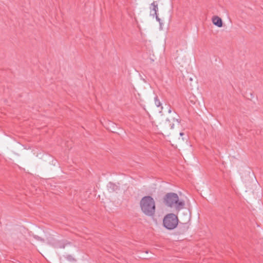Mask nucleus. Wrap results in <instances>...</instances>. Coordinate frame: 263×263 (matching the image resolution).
<instances>
[{"label":"nucleus","instance_id":"39448f33","mask_svg":"<svg viewBox=\"0 0 263 263\" xmlns=\"http://www.w3.org/2000/svg\"><path fill=\"white\" fill-rule=\"evenodd\" d=\"M212 23L215 26L218 27H221L222 26V21L220 17L218 16H214L212 17Z\"/></svg>","mask_w":263,"mask_h":263},{"label":"nucleus","instance_id":"f8f14e48","mask_svg":"<svg viewBox=\"0 0 263 263\" xmlns=\"http://www.w3.org/2000/svg\"><path fill=\"white\" fill-rule=\"evenodd\" d=\"M154 16H155V17H156V18L157 21L158 22H159V23L161 24V22H160L161 20H160V18L158 16L157 14H156V15H154Z\"/></svg>","mask_w":263,"mask_h":263},{"label":"nucleus","instance_id":"0eeeda50","mask_svg":"<svg viewBox=\"0 0 263 263\" xmlns=\"http://www.w3.org/2000/svg\"><path fill=\"white\" fill-rule=\"evenodd\" d=\"M151 5L153 7V10L154 11V13L152 15L154 16V15L157 14V11H158V4L156 2H153Z\"/></svg>","mask_w":263,"mask_h":263},{"label":"nucleus","instance_id":"7ed1b4c3","mask_svg":"<svg viewBox=\"0 0 263 263\" xmlns=\"http://www.w3.org/2000/svg\"><path fill=\"white\" fill-rule=\"evenodd\" d=\"M163 223L164 227L167 229L173 230L178 225V217L174 214H168L164 217Z\"/></svg>","mask_w":263,"mask_h":263},{"label":"nucleus","instance_id":"ddd939ff","mask_svg":"<svg viewBox=\"0 0 263 263\" xmlns=\"http://www.w3.org/2000/svg\"><path fill=\"white\" fill-rule=\"evenodd\" d=\"M184 135V134L183 133H180V136H183Z\"/></svg>","mask_w":263,"mask_h":263},{"label":"nucleus","instance_id":"423d86ee","mask_svg":"<svg viewBox=\"0 0 263 263\" xmlns=\"http://www.w3.org/2000/svg\"><path fill=\"white\" fill-rule=\"evenodd\" d=\"M107 187L111 192H116L119 190V187L116 184L109 182L107 185Z\"/></svg>","mask_w":263,"mask_h":263},{"label":"nucleus","instance_id":"f03ea898","mask_svg":"<svg viewBox=\"0 0 263 263\" xmlns=\"http://www.w3.org/2000/svg\"><path fill=\"white\" fill-rule=\"evenodd\" d=\"M163 202L165 205L174 208L177 211L184 208L185 203L183 200H179L178 195L174 193H167L163 198Z\"/></svg>","mask_w":263,"mask_h":263},{"label":"nucleus","instance_id":"f257e3e1","mask_svg":"<svg viewBox=\"0 0 263 263\" xmlns=\"http://www.w3.org/2000/svg\"><path fill=\"white\" fill-rule=\"evenodd\" d=\"M142 212L146 216H153L156 212V204L153 198L145 196L142 198L140 202Z\"/></svg>","mask_w":263,"mask_h":263},{"label":"nucleus","instance_id":"20e7f679","mask_svg":"<svg viewBox=\"0 0 263 263\" xmlns=\"http://www.w3.org/2000/svg\"><path fill=\"white\" fill-rule=\"evenodd\" d=\"M166 121L171 129L174 128V122L177 123L178 125H179L180 123V120L178 119L175 118V117H172L170 119L167 118Z\"/></svg>","mask_w":263,"mask_h":263},{"label":"nucleus","instance_id":"6e6552de","mask_svg":"<svg viewBox=\"0 0 263 263\" xmlns=\"http://www.w3.org/2000/svg\"><path fill=\"white\" fill-rule=\"evenodd\" d=\"M65 257L70 262H74L76 261V259L71 255H67Z\"/></svg>","mask_w":263,"mask_h":263},{"label":"nucleus","instance_id":"9b49d317","mask_svg":"<svg viewBox=\"0 0 263 263\" xmlns=\"http://www.w3.org/2000/svg\"><path fill=\"white\" fill-rule=\"evenodd\" d=\"M65 243H61V242H60L59 243V245H58L57 247L58 248H61V249H63L65 248Z\"/></svg>","mask_w":263,"mask_h":263},{"label":"nucleus","instance_id":"4468645a","mask_svg":"<svg viewBox=\"0 0 263 263\" xmlns=\"http://www.w3.org/2000/svg\"><path fill=\"white\" fill-rule=\"evenodd\" d=\"M171 111H172L171 109H170L168 110V112H169V113H171Z\"/></svg>","mask_w":263,"mask_h":263},{"label":"nucleus","instance_id":"9d476101","mask_svg":"<svg viewBox=\"0 0 263 263\" xmlns=\"http://www.w3.org/2000/svg\"><path fill=\"white\" fill-rule=\"evenodd\" d=\"M33 237L34 239H35L37 240H39V241H42L43 242L45 241V240L43 238H41V237H40L37 235H34L33 236Z\"/></svg>","mask_w":263,"mask_h":263},{"label":"nucleus","instance_id":"1a4fd4ad","mask_svg":"<svg viewBox=\"0 0 263 263\" xmlns=\"http://www.w3.org/2000/svg\"><path fill=\"white\" fill-rule=\"evenodd\" d=\"M154 100H155V104L156 105V106L157 107H160L161 105V102L159 100V99H158V96H156L154 98Z\"/></svg>","mask_w":263,"mask_h":263}]
</instances>
